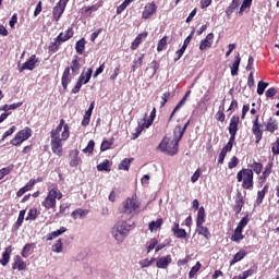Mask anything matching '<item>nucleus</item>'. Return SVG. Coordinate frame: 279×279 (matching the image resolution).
<instances>
[{
    "instance_id": "obj_1",
    "label": "nucleus",
    "mask_w": 279,
    "mask_h": 279,
    "mask_svg": "<svg viewBox=\"0 0 279 279\" xmlns=\"http://www.w3.org/2000/svg\"><path fill=\"white\" fill-rule=\"evenodd\" d=\"M69 136V124H64V119H61L56 130H52L50 134L52 154L59 157L62 156V143L68 141Z\"/></svg>"
},
{
    "instance_id": "obj_2",
    "label": "nucleus",
    "mask_w": 279,
    "mask_h": 279,
    "mask_svg": "<svg viewBox=\"0 0 279 279\" xmlns=\"http://www.w3.org/2000/svg\"><path fill=\"white\" fill-rule=\"evenodd\" d=\"M134 230V225L128 223L125 220L118 221L111 229V235L117 243L121 244L130 236V232Z\"/></svg>"
},
{
    "instance_id": "obj_3",
    "label": "nucleus",
    "mask_w": 279,
    "mask_h": 279,
    "mask_svg": "<svg viewBox=\"0 0 279 279\" xmlns=\"http://www.w3.org/2000/svg\"><path fill=\"white\" fill-rule=\"evenodd\" d=\"M238 182H243V189L252 191L254 189V171L252 169H242L236 174Z\"/></svg>"
},
{
    "instance_id": "obj_4",
    "label": "nucleus",
    "mask_w": 279,
    "mask_h": 279,
    "mask_svg": "<svg viewBox=\"0 0 279 279\" xmlns=\"http://www.w3.org/2000/svg\"><path fill=\"white\" fill-rule=\"evenodd\" d=\"M138 208H141V204L136 199L126 198L120 206V213L128 215V218L132 219L138 213Z\"/></svg>"
},
{
    "instance_id": "obj_5",
    "label": "nucleus",
    "mask_w": 279,
    "mask_h": 279,
    "mask_svg": "<svg viewBox=\"0 0 279 279\" xmlns=\"http://www.w3.org/2000/svg\"><path fill=\"white\" fill-rule=\"evenodd\" d=\"M189 123H191V121H187L184 126L181 125H177L174 128L173 131V150L169 151V154H178V145L180 143V141H182V136H184V132H186V128H189Z\"/></svg>"
},
{
    "instance_id": "obj_6",
    "label": "nucleus",
    "mask_w": 279,
    "mask_h": 279,
    "mask_svg": "<svg viewBox=\"0 0 279 279\" xmlns=\"http://www.w3.org/2000/svg\"><path fill=\"white\" fill-rule=\"evenodd\" d=\"M31 136L32 129L25 128L15 135V138L11 141V145H21V143H25V141H27Z\"/></svg>"
},
{
    "instance_id": "obj_7",
    "label": "nucleus",
    "mask_w": 279,
    "mask_h": 279,
    "mask_svg": "<svg viewBox=\"0 0 279 279\" xmlns=\"http://www.w3.org/2000/svg\"><path fill=\"white\" fill-rule=\"evenodd\" d=\"M56 199H58V192H56V189H52L48 192L41 205L46 208V210H50V208H56Z\"/></svg>"
},
{
    "instance_id": "obj_8",
    "label": "nucleus",
    "mask_w": 279,
    "mask_h": 279,
    "mask_svg": "<svg viewBox=\"0 0 279 279\" xmlns=\"http://www.w3.org/2000/svg\"><path fill=\"white\" fill-rule=\"evenodd\" d=\"M69 0H60L57 5L52 9V16L54 21H60L62 14H64V10H66V4Z\"/></svg>"
},
{
    "instance_id": "obj_9",
    "label": "nucleus",
    "mask_w": 279,
    "mask_h": 279,
    "mask_svg": "<svg viewBox=\"0 0 279 279\" xmlns=\"http://www.w3.org/2000/svg\"><path fill=\"white\" fill-rule=\"evenodd\" d=\"M159 149L163 151V154H167V156H175V154L169 153L173 151V141L170 142L168 137H165L159 144Z\"/></svg>"
},
{
    "instance_id": "obj_10",
    "label": "nucleus",
    "mask_w": 279,
    "mask_h": 279,
    "mask_svg": "<svg viewBox=\"0 0 279 279\" xmlns=\"http://www.w3.org/2000/svg\"><path fill=\"white\" fill-rule=\"evenodd\" d=\"M150 126H151V121H147V113H146L144 119L138 121L136 132L133 134V140L138 138V136H141L143 130H145V128H150Z\"/></svg>"
},
{
    "instance_id": "obj_11",
    "label": "nucleus",
    "mask_w": 279,
    "mask_h": 279,
    "mask_svg": "<svg viewBox=\"0 0 279 279\" xmlns=\"http://www.w3.org/2000/svg\"><path fill=\"white\" fill-rule=\"evenodd\" d=\"M36 62H38L36 54H32L29 59L20 68V73H23L24 71H34V69H36Z\"/></svg>"
},
{
    "instance_id": "obj_12",
    "label": "nucleus",
    "mask_w": 279,
    "mask_h": 279,
    "mask_svg": "<svg viewBox=\"0 0 279 279\" xmlns=\"http://www.w3.org/2000/svg\"><path fill=\"white\" fill-rule=\"evenodd\" d=\"M215 40V34L209 33L205 39L201 41L199 49L201 51H206L213 47V41Z\"/></svg>"
},
{
    "instance_id": "obj_13",
    "label": "nucleus",
    "mask_w": 279,
    "mask_h": 279,
    "mask_svg": "<svg viewBox=\"0 0 279 279\" xmlns=\"http://www.w3.org/2000/svg\"><path fill=\"white\" fill-rule=\"evenodd\" d=\"M156 10H158V8L156 7L155 2L146 4L142 14L143 19H151V16L156 14Z\"/></svg>"
},
{
    "instance_id": "obj_14",
    "label": "nucleus",
    "mask_w": 279,
    "mask_h": 279,
    "mask_svg": "<svg viewBox=\"0 0 279 279\" xmlns=\"http://www.w3.org/2000/svg\"><path fill=\"white\" fill-rule=\"evenodd\" d=\"M253 134L256 138V143H260V138H263V130H260V123H258V116H256L253 122Z\"/></svg>"
},
{
    "instance_id": "obj_15",
    "label": "nucleus",
    "mask_w": 279,
    "mask_h": 279,
    "mask_svg": "<svg viewBox=\"0 0 279 279\" xmlns=\"http://www.w3.org/2000/svg\"><path fill=\"white\" fill-rule=\"evenodd\" d=\"M171 255L163 256L157 259L156 267H158V269H167L169 265H171Z\"/></svg>"
},
{
    "instance_id": "obj_16",
    "label": "nucleus",
    "mask_w": 279,
    "mask_h": 279,
    "mask_svg": "<svg viewBox=\"0 0 279 279\" xmlns=\"http://www.w3.org/2000/svg\"><path fill=\"white\" fill-rule=\"evenodd\" d=\"M172 232L177 239H186V230L181 229L179 222L173 223Z\"/></svg>"
},
{
    "instance_id": "obj_17",
    "label": "nucleus",
    "mask_w": 279,
    "mask_h": 279,
    "mask_svg": "<svg viewBox=\"0 0 279 279\" xmlns=\"http://www.w3.org/2000/svg\"><path fill=\"white\" fill-rule=\"evenodd\" d=\"M61 83L64 90H66L69 84H71V68H65L62 74Z\"/></svg>"
},
{
    "instance_id": "obj_18",
    "label": "nucleus",
    "mask_w": 279,
    "mask_h": 279,
    "mask_svg": "<svg viewBox=\"0 0 279 279\" xmlns=\"http://www.w3.org/2000/svg\"><path fill=\"white\" fill-rule=\"evenodd\" d=\"M239 132V116H233L229 124V134H236Z\"/></svg>"
},
{
    "instance_id": "obj_19",
    "label": "nucleus",
    "mask_w": 279,
    "mask_h": 279,
    "mask_svg": "<svg viewBox=\"0 0 279 279\" xmlns=\"http://www.w3.org/2000/svg\"><path fill=\"white\" fill-rule=\"evenodd\" d=\"M266 132H276L278 130V120L274 118H269L268 121L265 122Z\"/></svg>"
},
{
    "instance_id": "obj_20",
    "label": "nucleus",
    "mask_w": 279,
    "mask_h": 279,
    "mask_svg": "<svg viewBox=\"0 0 279 279\" xmlns=\"http://www.w3.org/2000/svg\"><path fill=\"white\" fill-rule=\"evenodd\" d=\"M70 38H73V28H68L65 34H59L57 37V43H66V40H70Z\"/></svg>"
},
{
    "instance_id": "obj_21",
    "label": "nucleus",
    "mask_w": 279,
    "mask_h": 279,
    "mask_svg": "<svg viewBox=\"0 0 279 279\" xmlns=\"http://www.w3.org/2000/svg\"><path fill=\"white\" fill-rule=\"evenodd\" d=\"M13 269H19V271H24L27 268V264L21 258V256H16L14 259Z\"/></svg>"
},
{
    "instance_id": "obj_22",
    "label": "nucleus",
    "mask_w": 279,
    "mask_h": 279,
    "mask_svg": "<svg viewBox=\"0 0 279 279\" xmlns=\"http://www.w3.org/2000/svg\"><path fill=\"white\" fill-rule=\"evenodd\" d=\"M68 69H70V71H72V73H74V75H77V73H80V57L75 56V59L72 60L71 65L68 66Z\"/></svg>"
},
{
    "instance_id": "obj_23",
    "label": "nucleus",
    "mask_w": 279,
    "mask_h": 279,
    "mask_svg": "<svg viewBox=\"0 0 279 279\" xmlns=\"http://www.w3.org/2000/svg\"><path fill=\"white\" fill-rule=\"evenodd\" d=\"M70 166L71 167H77V165H80V150H72L70 153Z\"/></svg>"
},
{
    "instance_id": "obj_24",
    "label": "nucleus",
    "mask_w": 279,
    "mask_h": 279,
    "mask_svg": "<svg viewBox=\"0 0 279 279\" xmlns=\"http://www.w3.org/2000/svg\"><path fill=\"white\" fill-rule=\"evenodd\" d=\"M87 216V209H76L71 214V217H73L74 219H86Z\"/></svg>"
},
{
    "instance_id": "obj_25",
    "label": "nucleus",
    "mask_w": 279,
    "mask_h": 279,
    "mask_svg": "<svg viewBox=\"0 0 279 279\" xmlns=\"http://www.w3.org/2000/svg\"><path fill=\"white\" fill-rule=\"evenodd\" d=\"M189 97H191V90H187L184 97L182 98V100L175 106V108L173 109L170 116V119H173V114H175V112L180 110V108H182V106L186 102V99H189Z\"/></svg>"
},
{
    "instance_id": "obj_26",
    "label": "nucleus",
    "mask_w": 279,
    "mask_h": 279,
    "mask_svg": "<svg viewBox=\"0 0 279 279\" xmlns=\"http://www.w3.org/2000/svg\"><path fill=\"white\" fill-rule=\"evenodd\" d=\"M10 254H12V246H8L2 254V259L0 260L1 265L5 267L10 263Z\"/></svg>"
},
{
    "instance_id": "obj_27",
    "label": "nucleus",
    "mask_w": 279,
    "mask_h": 279,
    "mask_svg": "<svg viewBox=\"0 0 279 279\" xmlns=\"http://www.w3.org/2000/svg\"><path fill=\"white\" fill-rule=\"evenodd\" d=\"M134 161V158H125L119 165V170L130 171V165Z\"/></svg>"
},
{
    "instance_id": "obj_28",
    "label": "nucleus",
    "mask_w": 279,
    "mask_h": 279,
    "mask_svg": "<svg viewBox=\"0 0 279 279\" xmlns=\"http://www.w3.org/2000/svg\"><path fill=\"white\" fill-rule=\"evenodd\" d=\"M241 65V57L238 54L235 56V61L231 66V75L234 77L239 75V66Z\"/></svg>"
},
{
    "instance_id": "obj_29",
    "label": "nucleus",
    "mask_w": 279,
    "mask_h": 279,
    "mask_svg": "<svg viewBox=\"0 0 279 279\" xmlns=\"http://www.w3.org/2000/svg\"><path fill=\"white\" fill-rule=\"evenodd\" d=\"M204 221H206V213L204 211V207L198 208L196 226H204Z\"/></svg>"
},
{
    "instance_id": "obj_30",
    "label": "nucleus",
    "mask_w": 279,
    "mask_h": 279,
    "mask_svg": "<svg viewBox=\"0 0 279 279\" xmlns=\"http://www.w3.org/2000/svg\"><path fill=\"white\" fill-rule=\"evenodd\" d=\"M147 36V33H142L137 35V37L134 39V41L131 45V49L134 51L135 49H138V46L141 43H143V38Z\"/></svg>"
},
{
    "instance_id": "obj_31",
    "label": "nucleus",
    "mask_w": 279,
    "mask_h": 279,
    "mask_svg": "<svg viewBox=\"0 0 279 279\" xmlns=\"http://www.w3.org/2000/svg\"><path fill=\"white\" fill-rule=\"evenodd\" d=\"M82 84H88L90 82V77H93V69H88L86 72H82L78 80H82Z\"/></svg>"
},
{
    "instance_id": "obj_32",
    "label": "nucleus",
    "mask_w": 279,
    "mask_h": 279,
    "mask_svg": "<svg viewBox=\"0 0 279 279\" xmlns=\"http://www.w3.org/2000/svg\"><path fill=\"white\" fill-rule=\"evenodd\" d=\"M64 232H66V228L61 227L57 231L51 232L48 235L47 241H53V239H58V236H60L61 234H64Z\"/></svg>"
},
{
    "instance_id": "obj_33",
    "label": "nucleus",
    "mask_w": 279,
    "mask_h": 279,
    "mask_svg": "<svg viewBox=\"0 0 279 279\" xmlns=\"http://www.w3.org/2000/svg\"><path fill=\"white\" fill-rule=\"evenodd\" d=\"M162 226V218L157 219L156 221H151L148 225V229L150 232H156V230H159Z\"/></svg>"
},
{
    "instance_id": "obj_34",
    "label": "nucleus",
    "mask_w": 279,
    "mask_h": 279,
    "mask_svg": "<svg viewBox=\"0 0 279 279\" xmlns=\"http://www.w3.org/2000/svg\"><path fill=\"white\" fill-rule=\"evenodd\" d=\"M76 49V53H78V56H82V53H84V49H86V39L82 38L76 43L75 46Z\"/></svg>"
},
{
    "instance_id": "obj_35",
    "label": "nucleus",
    "mask_w": 279,
    "mask_h": 279,
    "mask_svg": "<svg viewBox=\"0 0 279 279\" xmlns=\"http://www.w3.org/2000/svg\"><path fill=\"white\" fill-rule=\"evenodd\" d=\"M243 229L235 228L233 235L231 236V240L235 243H239V241H243Z\"/></svg>"
},
{
    "instance_id": "obj_36",
    "label": "nucleus",
    "mask_w": 279,
    "mask_h": 279,
    "mask_svg": "<svg viewBox=\"0 0 279 279\" xmlns=\"http://www.w3.org/2000/svg\"><path fill=\"white\" fill-rule=\"evenodd\" d=\"M196 232L205 239H210V231H208V228L204 227V225L197 226Z\"/></svg>"
},
{
    "instance_id": "obj_37",
    "label": "nucleus",
    "mask_w": 279,
    "mask_h": 279,
    "mask_svg": "<svg viewBox=\"0 0 279 279\" xmlns=\"http://www.w3.org/2000/svg\"><path fill=\"white\" fill-rule=\"evenodd\" d=\"M199 269H202V263L197 262V263L195 264V266H193V267L191 268V270H190V272H189V278H190V279L195 278V276H196L197 271H199Z\"/></svg>"
},
{
    "instance_id": "obj_38",
    "label": "nucleus",
    "mask_w": 279,
    "mask_h": 279,
    "mask_svg": "<svg viewBox=\"0 0 279 279\" xmlns=\"http://www.w3.org/2000/svg\"><path fill=\"white\" fill-rule=\"evenodd\" d=\"M250 276H254V269L245 270L241 275L234 276L233 279H247Z\"/></svg>"
},
{
    "instance_id": "obj_39",
    "label": "nucleus",
    "mask_w": 279,
    "mask_h": 279,
    "mask_svg": "<svg viewBox=\"0 0 279 279\" xmlns=\"http://www.w3.org/2000/svg\"><path fill=\"white\" fill-rule=\"evenodd\" d=\"M223 110H225L223 106H220L218 112L215 116L216 120L220 121L221 123L226 121V113H223Z\"/></svg>"
},
{
    "instance_id": "obj_40",
    "label": "nucleus",
    "mask_w": 279,
    "mask_h": 279,
    "mask_svg": "<svg viewBox=\"0 0 279 279\" xmlns=\"http://www.w3.org/2000/svg\"><path fill=\"white\" fill-rule=\"evenodd\" d=\"M243 258H245V251H240L234 255L233 260H231L230 265H234L235 263H239V260H243Z\"/></svg>"
},
{
    "instance_id": "obj_41",
    "label": "nucleus",
    "mask_w": 279,
    "mask_h": 279,
    "mask_svg": "<svg viewBox=\"0 0 279 279\" xmlns=\"http://www.w3.org/2000/svg\"><path fill=\"white\" fill-rule=\"evenodd\" d=\"M99 171H110V160L106 159L97 166Z\"/></svg>"
},
{
    "instance_id": "obj_42",
    "label": "nucleus",
    "mask_w": 279,
    "mask_h": 279,
    "mask_svg": "<svg viewBox=\"0 0 279 279\" xmlns=\"http://www.w3.org/2000/svg\"><path fill=\"white\" fill-rule=\"evenodd\" d=\"M112 145H114V141H104L101 143V146H100V150L101 151H108V149H110V147H112Z\"/></svg>"
},
{
    "instance_id": "obj_43",
    "label": "nucleus",
    "mask_w": 279,
    "mask_h": 279,
    "mask_svg": "<svg viewBox=\"0 0 279 279\" xmlns=\"http://www.w3.org/2000/svg\"><path fill=\"white\" fill-rule=\"evenodd\" d=\"M267 86H269V83L259 81L258 85H257V95H263V93H265V88H267Z\"/></svg>"
},
{
    "instance_id": "obj_44",
    "label": "nucleus",
    "mask_w": 279,
    "mask_h": 279,
    "mask_svg": "<svg viewBox=\"0 0 279 279\" xmlns=\"http://www.w3.org/2000/svg\"><path fill=\"white\" fill-rule=\"evenodd\" d=\"M24 219H25V210H21L19 214V218L16 220V223H15L16 230H19L20 226H23Z\"/></svg>"
},
{
    "instance_id": "obj_45",
    "label": "nucleus",
    "mask_w": 279,
    "mask_h": 279,
    "mask_svg": "<svg viewBox=\"0 0 279 279\" xmlns=\"http://www.w3.org/2000/svg\"><path fill=\"white\" fill-rule=\"evenodd\" d=\"M38 217V210L37 209H29L28 216L26 217V221H35V219Z\"/></svg>"
},
{
    "instance_id": "obj_46",
    "label": "nucleus",
    "mask_w": 279,
    "mask_h": 279,
    "mask_svg": "<svg viewBox=\"0 0 279 279\" xmlns=\"http://www.w3.org/2000/svg\"><path fill=\"white\" fill-rule=\"evenodd\" d=\"M95 149V141L90 140L87 144V147L83 149L84 154H93Z\"/></svg>"
},
{
    "instance_id": "obj_47",
    "label": "nucleus",
    "mask_w": 279,
    "mask_h": 279,
    "mask_svg": "<svg viewBox=\"0 0 279 279\" xmlns=\"http://www.w3.org/2000/svg\"><path fill=\"white\" fill-rule=\"evenodd\" d=\"M253 0H243L242 5L240 8L239 14H243L247 8H251Z\"/></svg>"
},
{
    "instance_id": "obj_48",
    "label": "nucleus",
    "mask_w": 279,
    "mask_h": 279,
    "mask_svg": "<svg viewBox=\"0 0 279 279\" xmlns=\"http://www.w3.org/2000/svg\"><path fill=\"white\" fill-rule=\"evenodd\" d=\"M154 260H155L154 258H151V259H148V258L142 259L140 262V265H141L142 269H145L147 267H151V265L154 264Z\"/></svg>"
},
{
    "instance_id": "obj_49",
    "label": "nucleus",
    "mask_w": 279,
    "mask_h": 279,
    "mask_svg": "<svg viewBox=\"0 0 279 279\" xmlns=\"http://www.w3.org/2000/svg\"><path fill=\"white\" fill-rule=\"evenodd\" d=\"M265 193H267V186H264L262 191L257 192V204H263V199H265Z\"/></svg>"
},
{
    "instance_id": "obj_50",
    "label": "nucleus",
    "mask_w": 279,
    "mask_h": 279,
    "mask_svg": "<svg viewBox=\"0 0 279 279\" xmlns=\"http://www.w3.org/2000/svg\"><path fill=\"white\" fill-rule=\"evenodd\" d=\"M52 252H56V254H60L62 252V240H58L53 245H52Z\"/></svg>"
},
{
    "instance_id": "obj_51",
    "label": "nucleus",
    "mask_w": 279,
    "mask_h": 279,
    "mask_svg": "<svg viewBox=\"0 0 279 279\" xmlns=\"http://www.w3.org/2000/svg\"><path fill=\"white\" fill-rule=\"evenodd\" d=\"M130 3H132V0H124L123 3L118 7L117 14H121Z\"/></svg>"
},
{
    "instance_id": "obj_52",
    "label": "nucleus",
    "mask_w": 279,
    "mask_h": 279,
    "mask_svg": "<svg viewBox=\"0 0 279 279\" xmlns=\"http://www.w3.org/2000/svg\"><path fill=\"white\" fill-rule=\"evenodd\" d=\"M82 82H84V77L78 78V81L76 82L75 87L72 89V93H74V95H77V93H80V90L82 88V85L84 84Z\"/></svg>"
},
{
    "instance_id": "obj_53",
    "label": "nucleus",
    "mask_w": 279,
    "mask_h": 279,
    "mask_svg": "<svg viewBox=\"0 0 279 279\" xmlns=\"http://www.w3.org/2000/svg\"><path fill=\"white\" fill-rule=\"evenodd\" d=\"M167 47V36L158 41L157 51H162Z\"/></svg>"
},
{
    "instance_id": "obj_54",
    "label": "nucleus",
    "mask_w": 279,
    "mask_h": 279,
    "mask_svg": "<svg viewBox=\"0 0 279 279\" xmlns=\"http://www.w3.org/2000/svg\"><path fill=\"white\" fill-rule=\"evenodd\" d=\"M247 223H250V219L247 217H243L240 222L238 223V229L239 230H243V228H245V226H247Z\"/></svg>"
},
{
    "instance_id": "obj_55",
    "label": "nucleus",
    "mask_w": 279,
    "mask_h": 279,
    "mask_svg": "<svg viewBox=\"0 0 279 279\" xmlns=\"http://www.w3.org/2000/svg\"><path fill=\"white\" fill-rule=\"evenodd\" d=\"M13 170H14V165H10L5 168H2L0 170V173L4 174V177H5V175H10V173H12Z\"/></svg>"
},
{
    "instance_id": "obj_56",
    "label": "nucleus",
    "mask_w": 279,
    "mask_h": 279,
    "mask_svg": "<svg viewBox=\"0 0 279 279\" xmlns=\"http://www.w3.org/2000/svg\"><path fill=\"white\" fill-rule=\"evenodd\" d=\"M32 250V244H26L24 247H23V251H22V256L23 258H27L29 256V252Z\"/></svg>"
},
{
    "instance_id": "obj_57",
    "label": "nucleus",
    "mask_w": 279,
    "mask_h": 279,
    "mask_svg": "<svg viewBox=\"0 0 279 279\" xmlns=\"http://www.w3.org/2000/svg\"><path fill=\"white\" fill-rule=\"evenodd\" d=\"M184 51H186V45H183L181 47V49H179L177 52H175V56L177 58L174 59L175 62H178V60H180V58H182V56H184Z\"/></svg>"
},
{
    "instance_id": "obj_58",
    "label": "nucleus",
    "mask_w": 279,
    "mask_h": 279,
    "mask_svg": "<svg viewBox=\"0 0 279 279\" xmlns=\"http://www.w3.org/2000/svg\"><path fill=\"white\" fill-rule=\"evenodd\" d=\"M156 245H158V240H156V239L150 240V242H149V244L147 246V254H149V252L155 250Z\"/></svg>"
},
{
    "instance_id": "obj_59",
    "label": "nucleus",
    "mask_w": 279,
    "mask_h": 279,
    "mask_svg": "<svg viewBox=\"0 0 279 279\" xmlns=\"http://www.w3.org/2000/svg\"><path fill=\"white\" fill-rule=\"evenodd\" d=\"M98 10H99V5L94 4V5L88 7V8L85 9V14L87 16H90V12H97Z\"/></svg>"
},
{
    "instance_id": "obj_60",
    "label": "nucleus",
    "mask_w": 279,
    "mask_h": 279,
    "mask_svg": "<svg viewBox=\"0 0 279 279\" xmlns=\"http://www.w3.org/2000/svg\"><path fill=\"white\" fill-rule=\"evenodd\" d=\"M143 58H145V54H141V57L134 61V64H133V71L135 69H140V66H142L143 64Z\"/></svg>"
},
{
    "instance_id": "obj_61",
    "label": "nucleus",
    "mask_w": 279,
    "mask_h": 279,
    "mask_svg": "<svg viewBox=\"0 0 279 279\" xmlns=\"http://www.w3.org/2000/svg\"><path fill=\"white\" fill-rule=\"evenodd\" d=\"M235 8H239V0L232 1L231 5L227 10V14H231L232 12H234L233 10H235Z\"/></svg>"
},
{
    "instance_id": "obj_62",
    "label": "nucleus",
    "mask_w": 279,
    "mask_h": 279,
    "mask_svg": "<svg viewBox=\"0 0 279 279\" xmlns=\"http://www.w3.org/2000/svg\"><path fill=\"white\" fill-rule=\"evenodd\" d=\"M239 165V158L232 157L228 163L229 169H234Z\"/></svg>"
},
{
    "instance_id": "obj_63",
    "label": "nucleus",
    "mask_w": 279,
    "mask_h": 279,
    "mask_svg": "<svg viewBox=\"0 0 279 279\" xmlns=\"http://www.w3.org/2000/svg\"><path fill=\"white\" fill-rule=\"evenodd\" d=\"M199 175H202V173L199 172V169H198V170H196V171L194 172V174L192 175L191 182H193V184H195V182H197V180H199Z\"/></svg>"
},
{
    "instance_id": "obj_64",
    "label": "nucleus",
    "mask_w": 279,
    "mask_h": 279,
    "mask_svg": "<svg viewBox=\"0 0 279 279\" xmlns=\"http://www.w3.org/2000/svg\"><path fill=\"white\" fill-rule=\"evenodd\" d=\"M253 171H255V173H260L263 171V165L258 163V162H255L253 165Z\"/></svg>"
}]
</instances>
